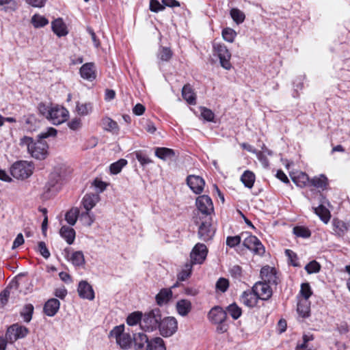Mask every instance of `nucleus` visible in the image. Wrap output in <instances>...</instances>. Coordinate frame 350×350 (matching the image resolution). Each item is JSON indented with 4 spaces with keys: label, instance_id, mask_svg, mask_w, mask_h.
I'll use <instances>...</instances> for the list:
<instances>
[{
    "label": "nucleus",
    "instance_id": "f257e3e1",
    "mask_svg": "<svg viewBox=\"0 0 350 350\" xmlns=\"http://www.w3.org/2000/svg\"><path fill=\"white\" fill-rule=\"evenodd\" d=\"M19 144L26 147L28 152L36 159H44L48 154V144L40 139L34 142L31 137L25 136L21 139Z\"/></svg>",
    "mask_w": 350,
    "mask_h": 350
},
{
    "label": "nucleus",
    "instance_id": "f03ea898",
    "mask_svg": "<svg viewBox=\"0 0 350 350\" xmlns=\"http://www.w3.org/2000/svg\"><path fill=\"white\" fill-rule=\"evenodd\" d=\"M162 318L159 308L152 309L142 315L140 327L146 332H153L158 329Z\"/></svg>",
    "mask_w": 350,
    "mask_h": 350
},
{
    "label": "nucleus",
    "instance_id": "7ed1b4c3",
    "mask_svg": "<svg viewBox=\"0 0 350 350\" xmlns=\"http://www.w3.org/2000/svg\"><path fill=\"white\" fill-rule=\"evenodd\" d=\"M109 337L114 338L117 345L122 349H129L133 345V338L130 334L124 332V325L114 327L109 332Z\"/></svg>",
    "mask_w": 350,
    "mask_h": 350
},
{
    "label": "nucleus",
    "instance_id": "20e7f679",
    "mask_svg": "<svg viewBox=\"0 0 350 350\" xmlns=\"http://www.w3.org/2000/svg\"><path fill=\"white\" fill-rule=\"evenodd\" d=\"M33 165L25 161L15 162L10 167L12 176L17 179H25L33 174Z\"/></svg>",
    "mask_w": 350,
    "mask_h": 350
},
{
    "label": "nucleus",
    "instance_id": "39448f33",
    "mask_svg": "<svg viewBox=\"0 0 350 350\" xmlns=\"http://www.w3.org/2000/svg\"><path fill=\"white\" fill-rule=\"evenodd\" d=\"M214 55L219 59L221 66L226 70H230L232 67L230 62L231 53L226 46L222 43L213 44Z\"/></svg>",
    "mask_w": 350,
    "mask_h": 350
},
{
    "label": "nucleus",
    "instance_id": "423d86ee",
    "mask_svg": "<svg viewBox=\"0 0 350 350\" xmlns=\"http://www.w3.org/2000/svg\"><path fill=\"white\" fill-rule=\"evenodd\" d=\"M244 237L243 245L251 250L254 254L262 256L265 252V249L260 241L254 235L248 232L241 234Z\"/></svg>",
    "mask_w": 350,
    "mask_h": 350
},
{
    "label": "nucleus",
    "instance_id": "0eeeda50",
    "mask_svg": "<svg viewBox=\"0 0 350 350\" xmlns=\"http://www.w3.org/2000/svg\"><path fill=\"white\" fill-rule=\"evenodd\" d=\"M160 334L163 337H170L174 335L178 329L177 320L172 317L161 319L158 327Z\"/></svg>",
    "mask_w": 350,
    "mask_h": 350
},
{
    "label": "nucleus",
    "instance_id": "6e6552de",
    "mask_svg": "<svg viewBox=\"0 0 350 350\" xmlns=\"http://www.w3.org/2000/svg\"><path fill=\"white\" fill-rule=\"evenodd\" d=\"M28 332V329L25 326L13 324L8 328L5 337L10 343H13L19 338H25Z\"/></svg>",
    "mask_w": 350,
    "mask_h": 350
},
{
    "label": "nucleus",
    "instance_id": "1a4fd4ad",
    "mask_svg": "<svg viewBox=\"0 0 350 350\" xmlns=\"http://www.w3.org/2000/svg\"><path fill=\"white\" fill-rule=\"evenodd\" d=\"M196 205L199 211L207 217L214 211L213 204L211 198L207 195L198 196L196 200Z\"/></svg>",
    "mask_w": 350,
    "mask_h": 350
},
{
    "label": "nucleus",
    "instance_id": "9d476101",
    "mask_svg": "<svg viewBox=\"0 0 350 350\" xmlns=\"http://www.w3.org/2000/svg\"><path fill=\"white\" fill-rule=\"evenodd\" d=\"M68 113V111L64 107L59 106L51 107L48 120L53 124L59 125L66 120Z\"/></svg>",
    "mask_w": 350,
    "mask_h": 350
},
{
    "label": "nucleus",
    "instance_id": "9b49d317",
    "mask_svg": "<svg viewBox=\"0 0 350 350\" xmlns=\"http://www.w3.org/2000/svg\"><path fill=\"white\" fill-rule=\"evenodd\" d=\"M207 254L206 246L203 243H197L190 254L191 263L202 264L205 260Z\"/></svg>",
    "mask_w": 350,
    "mask_h": 350
},
{
    "label": "nucleus",
    "instance_id": "f8f14e48",
    "mask_svg": "<svg viewBox=\"0 0 350 350\" xmlns=\"http://www.w3.org/2000/svg\"><path fill=\"white\" fill-rule=\"evenodd\" d=\"M214 234L215 230L211 226V218H206L204 221H202L199 226V238L204 241H207L212 239Z\"/></svg>",
    "mask_w": 350,
    "mask_h": 350
},
{
    "label": "nucleus",
    "instance_id": "ddd939ff",
    "mask_svg": "<svg viewBox=\"0 0 350 350\" xmlns=\"http://www.w3.org/2000/svg\"><path fill=\"white\" fill-rule=\"evenodd\" d=\"M271 284L266 283L263 281L257 282L254 286V291L256 292L259 299L268 300L273 294L272 289L270 286Z\"/></svg>",
    "mask_w": 350,
    "mask_h": 350
},
{
    "label": "nucleus",
    "instance_id": "4468645a",
    "mask_svg": "<svg viewBox=\"0 0 350 350\" xmlns=\"http://www.w3.org/2000/svg\"><path fill=\"white\" fill-rule=\"evenodd\" d=\"M187 184L193 193L200 194L203 191L205 181L199 176L189 175L187 177Z\"/></svg>",
    "mask_w": 350,
    "mask_h": 350
},
{
    "label": "nucleus",
    "instance_id": "2eb2a0df",
    "mask_svg": "<svg viewBox=\"0 0 350 350\" xmlns=\"http://www.w3.org/2000/svg\"><path fill=\"white\" fill-rule=\"evenodd\" d=\"M260 276L263 282L271 285H277L278 278L275 268L269 266H265L260 270Z\"/></svg>",
    "mask_w": 350,
    "mask_h": 350
},
{
    "label": "nucleus",
    "instance_id": "dca6fc26",
    "mask_svg": "<svg viewBox=\"0 0 350 350\" xmlns=\"http://www.w3.org/2000/svg\"><path fill=\"white\" fill-rule=\"evenodd\" d=\"M227 318L226 311L220 306H214L208 313V319L212 323L225 322Z\"/></svg>",
    "mask_w": 350,
    "mask_h": 350
},
{
    "label": "nucleus",
    "instance_id": "f3484780",
    "mask_svg": "<svg viewBox=\"0 0 350 350\" xmlns=\"http://www.w3.org/2000/svg\"><path fill=\"white\" fill-rule=\"evenodd\" d=\"M258 299L259 297L257 296L253 287L251 290L243 291L240 297L241 302L249 308L255 307L258 304Z\"/></svg>",
    "mask_w": 350,
    "mask_h": 350
},
{
    "label": "nucleus",
    "instance_id": "a211bd4d",
    "mask_svg": "<svg viewBox=\"0 0 350 350\" xmlns=\"http://www.w3.org/2000/svg\"><path fill=\"white\" fill-rule=\"evenodd\" d=\"M149 339L143 332L135 333L133 335V344L135 350H148Z\"/></svg>",
    "mask_w": 350,
    "mask_h": 350
},
{
    "label": "nucleus",
    "instance_id": "6ab92c4d",
    "mask_svg": "<svg viewBox=\"0 0 350 350\" xmlns=\"http://www.w3.org/2000/svg\"><path fill=\"white\" fill-rule=\"evenodd\" d=\"M77 291L82 299L92 301L95 297L92 286L87 281L82 280L79 283Z\"/></svg>",
    "mask_w": 350,
    "mask_h": 350
},
{
    "label": "nucleus",
    "instance_id": "aec40b11",
    "mask_svg": "<svg viewBox=\"0 0 350 350\" xmlns=\"http://www.w3.org/2000/svg\"><path fill=\"white\" fill-rule=\"evenodd\" d=\"M321 196V200H320L321 204L319 206L314 208V213L320 217V219L325 223L327 224L330 219V212L329 211L325 206L324 204L329 205V203L328 200Z\"/></svg>",
    "mask_w": 350,
    "mask_h": 350
},
{
    "label": "nucleus",
    "instance_id": "412c9836",
    "mask_svg": "<svg viewBox=\"0 0 350 350\" xmlns=\"http://www.w3.org/2000/svg\"><path fill=\"white\" fill-rule=\"evenodd\" d=\"M81 77L89 81H92L96 78L95 65L94 63H85L79 70Z\"/></svg>",
    "mask_w": 350,
    "mask_h": 350
},
{
    "label": "nucleus",
    "instance_id": "4be33fe9",
    "mask_svg": "<svg viewBox=\"0 0 350 350\" xmlns=\"http://www.w3.org/2000/svg\"><path fill=\"white\" fill-rule=\"evenodd\" d=\"M100 201V196L96 193H86L81 200V204L85 211H90Z\"/></svg>",
    "mask_w": 350,
    "mask_h": 350
},
{
    "label": "nucleus",
    "instance_id": "5701e85b",
    "mask_svg": "<svg viewBox=\"0 0 350 350\" xmlns=\"http://www.w3.org/2000/svg\"><path fill=\"white\" fill-rule=\"evenodd\" d=\"M59 306V301L57 299L51 298L44 304L43 310L48 317H53L58 312Z\"/></svg>",
    "mask_w": 350,
    "mask_h": 350
},
{
    "label": "nucleus",
    "instance_id": "b1692460",
    "mask_svg": "<svg viewBox=\"0 0 350 350\" xmlns=\"http://www.w3.org/2000/svg\"><path fill=\"white\" fill-rule=\"evenodd\" d=\"M65 257L70 260L75 267H81L85 264L84 255L82 252L77 251L73 252L69 257V250L65 249Z\"/></svg>",
    "mask_w": 350,
    "mask_h": 350
},
{
    "label": "nucleus",
    "instance_id": "393cba45",
    "mask_svg": "<svg viewBox=\"0 0 350 350\" xmlns=\"http://www.w3.org/2000/svg\"><path fill=\"white\" fill-rule=\"evenodd\" d=\"M155 155L163 161H167L176 157V152L174 150L168 148H157L155 149Z\"/></svg>",
    "mask_w": 350,
    "mask_h": 350
},
{
    "label": "nucleus",
    "instance_id": "a878e982",
    "mask_svg": "<svg viewBox=\"0 0 350 350\" xmlns=\"http://www.w3.org/2000/svg\"><path fill=\"white\" fill-rule=\"evenodd\" d=\"M177 312L182 317L187 316L192 308L191 302L185 299H180L176 304Z\"/></svg>",
    "mask_w": 350,
    "mask_h": 350
},
{
    "label": "nucleus",
    "instance_id": "bb28decb",
    "mask_svg": "<svg viewBox=\"0 0 350 350\" xmlns=\"http://www.w3.org/2000/svg\"><path fill=\"white\" fill-rule=\"evenodd\" d=\"M52 30L58 37L67 35L68 31L66 25L62 18H57L51 23Z\"/></svg>",
    "mask_w": 350,
    "mask_h": 350
},
{
    "label": "nucleus",
    "instance_id": "cd10ccee",
    "mask_svg": "<svg viewBox=\"0 0 350 350\" xmlns=\"http://www.w3.org/2000/svg\"><path fill=\"white\" fill-rule=\"evenodd\" d=\"M59 234L68 244L71 245L73 243L75 239V231L72 228L63 226L59 230Z\"/></svg>",
    "mask_w": 350,
    "mask_h": 350
},
{
    "label": "nucleus",
    "instance_id": "c85d7f7f",
    "mask_svg": "<svg viewBox=\"0 0 350 350\" xmlns=\"http://www.w3.org/2000/svg\"><path fill=\"white\" fill-rule=\"evenodd\" d=\"M172 297V291L170 288H162L156 295L157 304L163 306L167 304Z\"/></svg>",
    "mask_w": 350,
    "mask_h": 350
},
{
    "label": "nucleus",
    "instance_id": "c756f323",
    "mask_svg": "<svg viewBox=\"0 0 350 350\" xmlns=\"http://www.w3.org/2000/svg\"><path fill=\"white\" fill-rule=\"evenodd\" d=\"M183 98L190 105H196V96L189 84L185 85L182 89Z\"/></svg>",
    "mask_w": 350,
    "mask_h": 350
},
{
    "label": "nucleus",
    "instance_id": "7c9ffc66",
    "mask_svg": "<svg viewBox=\"0 0 350 350\" xmlns=\"http://www.w3.org/2000/svg\"><path fill=\"white\" fill-rule=\"evenodd\" d=\"M334 230L338 237H343L349 230V224L345 221L334 219L333 220Z\"/></svg>",
    "mask_w": 350,
    "mask_h": 350
},
{
    "label": "nucleus",
    "instance_id": "2f4dec72",
    "mask_svg": "<svg viewBox=\"0 0 350 350\" xmlns=\"http://www.w3.org/2000/svg\"><path fill=\"white\" fill-rule=\"evenodd\" d=\"M327 177L321 174L319 176H315L310 180V185L317 189L324 190L327 186Z\"/></svg>",
    "mask_w": 350,
    "mask_h": 350
},
{
    "label": "nucleus",
    "instance_id": "473e14b6",
    "mask_svg": "<svg viewBox=\"0 0 350 350\" xmlns=\"http://www.w3.org/2000/svg\"><path fill=\"white\" fill-rule=\"evenodd\" d=\"M79 209L77 207H73L70 209L65 215V219L71 226H74L77 219L79 217Z\"/></svg>",
    "mask_w": 350,
    "mask_h": 350
},
{
    "label": "nucleus",
    "instance_id": "72a5a7b5",
    "mask_svg": "<svg viewBox=\"0 0 350 350\" xmlns=\"http://www.w3.org/2000/svg\"><path fill=\"white\" fill-rule=\"evenodd\" d=\"M241 180L246 187L251 189L255 181V175L252 172L246 170L242 174Z\"/></svg>",
    "mask_w": 350,
    "mask_h": 350
},
{
    "label": "nucleus",
    "instance_id": "f704fd0d",
    "mask_svg": "<svg viewBox=\"0 0 350 350\" xmlns=\"http://www.w3.org/2000/svg\"><path fill=\"white\" fill-rule=\"evenodd\" d=\"M102 124L105 130L117 133L119 128L117 122L110 118H105L102 120Z\"/></svg>",
    "mask_w": 350,
    "mask_h": 350
},
{
    "label": "nucleus",
    "instance_id": "c9c22d12",
    "mask_svg": "<svg viewBox=\"0 0 350 350\" xmlns=\"http://www.w3.org/2000/svg\"><path fill=\"white\" fill-rule=\"evenodd\" d=\"M297 313L302 318L309 317L310 314V304L308 301L301 300L297 304Z\"/></svg>",
    "mask_w": 350,
    "mask_h": 350
},
{
    "label": "nucleus",
    "instance_id": "e433bc0d",
    "mask_svg": "<svg viewBox=\"0 0 350 350\" xmlns=\"http://www.w3.org/2000/svg\"><path fill=\"white\" fill-rule=\"evenodd\" d=\"M148 350H166L163 340L160 337H155L150 340Z\"/></svg>",
    "mask_w": 350,
    "mask_h": 350
},
{
    "label": "nucleus",
    "instance_id": "4c0bfd02",
    "mask_svg": "<svg viewBox=\"0 0 350 350\" xmlns=\"http://www.w3.org/2000/svg\"><path fill=\"white\" fill-rule=\"evenodd\" d=\"M80 220L83 224L87 226H90L95 220L94 215L90 211H84L81 213L79 212Z\"/></svg>",
    "mask_w": 350,
    "mask_h": 350
},
{
    "label": "nucleus",
    "instance_id": "58836bf2",
    "mask_svg": "<svg viewBox=\"0 0 350 350\" xmlns=\"http://www.w3.org/2000/svg\"><path fill=\"white\" fill-rule=\"evenodd\" d=\"M33 310L34 308L31 304H27L24 306L20 314L25 322L29 323L31 321L33 313Z\"/></svg>",
    "mask_w": 350,
    "mask_h": 350
},
{
    "label": "nucleus",
    "instance_id": "ea45409f",
    "mask_svg": "<svg viewBox=\"0 0 350 350\" xmlns=\"http://www.w3.org/2000/svg\"><path fill=\"white\" fill-rule=\"evenodd\" d=\"M226 313L228 312L234 320L238 319L242 314L241 308L235 303L229 305L226 308Z\"/></svg>",
    "mask_w": 350,
    "mask_h": 350
},
{
    "label": "nucleus",
    "instance_id": "a19ab883",
    "mask_svg": "<svg viewBox=\"0 0 350 350\" xmlns=\"http://www.w3.org/2000/svg\"><path fill=\"white\" fill-rule=\"evenodd\" d=\"M310 180L308 176L304 172H301L297 176L293 178V182L299 187H303L306 185H310Z\"/></svg>",
    "mask_w": 350,
    "mask_h": 350
},
{
    "label": "nucleus",
    "instance_id": "79ce46f5",
    "mask_svg": "<svg viewBox=\"0 0 350 350\" xmlns=\"http://www.w3.org/2000/svg\"><path fill=\"white\" fill-rule=\"evenodd\" d=\"M76 109L79 115L84 116L91 113L92 105L90 103H77Z\"/></svg>",
    "mask_w": 350,
    "mask_h": 350
},
{
    "label": "nucleus",
    "instance_id": "37998d69",
    "mask_svg": "<svg viewBox=\"0 0 350 350\" xmlns=\"http://www.w3.org/2000/svg\"><path fill=\"white\" fill-rule=\"evenodd\" d=\"M230 16L232 20L237 24L239 25L245 21V14L239 10L238 8H232L230 12Z\"/></svg>",
    "mask_w": 350,
    "mask_h": 350
},
{
    "label": "nucleus",
    "instance_id": "c03bdc74",
    "mask_svg": "<svg viewBox=\"0 0 350 350\" xmlns=\"http://www.w3.org/2000/svg\"><path fill=\"white\" fill-rule=\"evenodd\" d=\"M173 53L169 47L162 46L159 49L157 57L163 62H168L172 58Z\"/></svg>",
    "mask_w": 350,
    "mask_h": 350
},
{
    "label": "nucleus",
    "instance_id": "a18cd8bd",
    "mask_svg": "<svg viewBox=\"0 0 350 350\" xmlns=\"http://www.w3.org/2000/svg\"><path fill=\"white\" fill-rule=\"evenodd\" d=\"M127 164V161L124 159H120L116 162L111 163L109 166L110 172L113 174H118L122 169Z\"/></svg>",
    "mask_w": 350,
    "mask_h": 350
},
{
    "label": "nucleus",
    "instance_id": "49530a36",
    "mask_svg": "<svg viewBox=\"0 0 350 350\" xmlns=\"http://www.w3.org/2000/svg\"><path fill=\"white\" fill-rule=\"evenodd\" d=\"M31 23L36 28L43 27L49 23V21L44 16L34 14L31 18Z\"/></svg>",
    "mask_w": 350,
    "mask_h": 350
},
{
    "label": "nucleus",
    "instance_id": "de8ad7c7",
    "mask_svg": "<svg viewBox=\"0 0 350 350\" xmlns=\"http://www.w3.org/2000/svg\"><path fill=\"white\" fill-rule=\"evenodd\" d=\"M142 313L140 312H134L130 314L126 319L127 324L131 326L135 325L137 323L140 325L141 321L142 320Z\"/></svg>",
    "mask_w": 350,
    "mask_h": 350
},
{
    "label": "nucleus",
    "instance_id": "09e8293b",
    "mask_svg": "<svg viewBox=\"0 0 350 350\" xmlns=\"http://www.w3.org/2000/svg\"><path fill=\"white\" fill-rule=\"evenodd\" d=\"M293 233L298 237L309 238L311 236L310 230L304 226H295L293 228Z\"/></svg>",
    "mask_w": 350,
    "mask_h": 350
},
{
    "label": "nucleus",
    "instance_id": "8fccbe9b",
    "mask_svg": "<svg viewBox=\"0 0 350 350\" xmlns=\"http://www.w3.org/2000/svg\"><path fill=\"white\" fill-rule=\"evenodd\" d=\"M191 269H192L191 264L187 263L185 265V269H183L178 274V280L180 281L186 280L188 278L190 277V275L191 274Z\"/></svg>",
    "mask_w": 350,
    "mask_h": 350
},
{
    "label": "nucleus",
    "instance_id": "3c124183",
    "mask_svg": "<svg viewBox=\"0 0 350 350\" xmlns=\"http://www.w3.org/2000/svg\"><path fill=\"white\" fill-rule=\"evenodd\" d=\"M321 269L320 264L316 260H312L305 266V270L308 274L318 273Z\"/></svg>",
    "mask_w": 350,
    "mask_h": 350
},
{
    "label": "nucleus",
    "instance_id": "603ef678",
    "mask_svg": "<svg viewBox=\"0 0 350 350\" xmlns=\"http://www.w3.org/2000/svg\"><path fill=\"white\" fill-rule=\"evenodd\" d=\"M236 34L235 31L229 27H226L222 30V37L228 42H233Z\"/></svg>",
    "mask_w": 350,
    "mask_h": 350
},
{
    "label": "nucleus",
    "instance_id": "864d4df0",
    "mask_svg": "<svg viewBox=\"0 0 350 350\" xmlns=\"http://www.w3.org/2000/svg\"><path fill=\"white\" fill-rule=\"evenodd\" d=\"M300 294L304 298V300L308 301L309 297L312 295V291L311 290L309 283H303L301 285Z\"/></svg>",
    "mask_w": 350,
    "mask_h": 350
},
{
    "label": "nucleus",
    "instance_id": "5fc2aeb1",
    "mask_svg": "<svg viewBox=\"0 0 350 350\" xmlns=\"http://www.w3.org/2000/svg\"><path fill=\"white\" fill-rule=\"evenodd\" d=\"M216 289L221 293L226 292L229 287L228 280L224 278H220L216 282Z\"/></svg>",
    "mask_w": 350,
    "mask_h": 350
},
{
    "label": "nucleus",
    "instance_id": "6e6d98bb",
    "mask_svg": "<svg viewBox=\"0 0 350 350\" xmlns=\"http://www.w3.org/2000/svg\"><path fill=\"white\" fill-rule=\"evenodd\" d=\"M135 157L142 165H146L152 163V160L142 151L135 152Z\"/></svg>",
    "mask_w": 350,
    "mask_h": 350
},
{
    "label": "nucleus",
    "instance_id": "4d7b16f0",
    "mask_svg": "<svg viewBox=\"0 0 350 350\" xmlns=\"http://www.w3.org/2000/svg\"><path fill=\"white\" fill-rule=\"evenodd\" d=\"M37 251L45 258L48 259L50 257V252L46 247V243L44 241H40L38 243Z\"/></svg>",
    "mask_w": 350,
    "mask_h": 350
},
{
    "label": "nucleus",
    "instance_id": "13d9d810",
    "mask_svg": "<svg viewBox=\"0 0 350 350\" xmlns=\"http://www.w3.org/2000/svg\"><path fill=\"white\" fill-rule=\"evenodd\" d=\"M150 10L155 13L163 11L164 5L158 0H150Z\"/></svg>",
    "mask_w": 350,
    "mask_h": 350
},
{
    "label": "nucleus",
    "instance_id": "bf43d9fd",
    "mask_svg": "<svg viewBox=\"0 0 350 350\" xmlns=\"http://www.w3.org/2000/svg\"><path fill=\"white\" fill-rule=\"evenodd\" d=\"M57 135V130L53 127L47 128L46 130L41 132L38 137L40 139L43 140L49 137H55Z\"/></svg>",
    "mask_w": 350,
    "mask_h": 350
},
{
    "label": "nucleus",
    "instance_id": "052dcab7",
    "mask_svg": "<svg viewBox=\"0 0 350 350\" xmlns=\"http://www.w3.org/2000/svg\"><path fill=\"white\" fill-rule=\"evenodd\" d=\"M230 275L237 280H241L242 276V268L239 265H234L229 270Z\"/></svg>",
    "mask_w": 350,
    "mask_h": 350
},
{
    "label": "nucleus",
    "instance_id": "680f3d73",
    "mask_svg": "<svg viewBox=\"0 0 350 350\" xmlns=\"http://www.w3.org/2000/svg\"><path fill=\"white\" fill-rule=\"evenodd\" d=\"M201 116L204 120L208 122H213L215 118L214 113L211 109L206 107L201 108Z\"/></svg>",
    "mask_w": 350,
    "mask_h": 350
},
{
    "label": "nucleus",
    "instance_id": "e2e57ef3",
    "mask_svg": "<svg viewBox=\"0 0 350 350\" xmlns=\"http://www.w3.org/2000/svg\"><path fill=\"white\" fill-rule=\"evenodd\" d=\"M242 236L228 237L226 239V245L230 247H234L241 241Z\"/></svg>",
    "mask_w": 350,
    "mask_h": 350
},
{
    "label": "nucleus",
    "instance_id": "0e129e2a",
    "mask_svg": "<svg viewBox=\"0 0 350 350\" xmlns=\"http://www.w3.org/2000/svg\"><path fill=\"white\" fill-rule=\"evenodd\" d=\"M285 254L288 256V259L291 261V265L293 267H298V266H299V265L298 263L297 256V254L294 252H293L291 250H285Z\"/></svg>",
    "mask_w": 350,
    "mask_h": 350
},
{
    "label": "nucleus",
    "instance_id": "69168bd1",
    "mask_svg": "<svg viewBox=\"0 0 350 350\" xmlns=\"http://www.w3.org/2000/svg\"><path fill=\"white\" fill-rule=\"evenodd\" d=\"M51 107H49L46 105H45L44 103H41L38 105V109L40 113H41L42 116H45L48 119L49 113H50V110H51Z\"/></svg>",
    "mask_w": 350,
    "mask_h": 350
},
{
    "label": "nucleus",
    "instance_id": "338daca9",
    "mask_svg": "<svg viewBox=\"0 0 350 350\" xmlns=\"http://www.w3.org/2000/svg\"><path fill=\"white\" fill-rule=\"evenodd\" d=\"M10 289L8 288H6L0 293V302L1 304V306H4L8 300V297L10 296Z\"/></svg>",
    "mask_w": 350,
    "mask_h": 350
},
{
    "label": "nucleus",
    "instance_id": "774afa93",
    "mask_svg": "<svg viewBox=\"0 0 350 350\" xmlns=\"http://www.w3.org/2000/svg\"><path fill=\"white\" fill-rule=\"evenodd\" d=\"M81 126V122L80 119L74 118L68 122V127L73 131L78 130Z\"/></svg>",
    "mask_w": 350,
    "mask_h": 350
}]
</instances>
